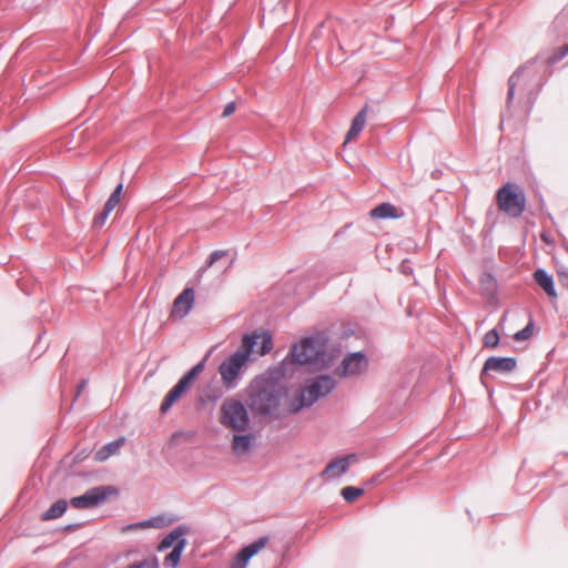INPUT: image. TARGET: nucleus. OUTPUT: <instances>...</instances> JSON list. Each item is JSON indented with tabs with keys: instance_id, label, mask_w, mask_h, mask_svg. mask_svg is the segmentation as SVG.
Listing matches in <instances>:
<instances>
[{
	"instance_id": "33",
	"label": "nucleus",
	"mask_w": 568,
	"mask_h": 568,
	"mask_svg": "<svg viewBox=\"0 0 568 568\" xmlns=\"http://www.w3.org/2000/svg\"><path fill=\"white\" fill-rule=\"evenodd\" d=\"M159 567V561H158V558L156 557H153L152 560H141V561H135L133 564H131L128 568H158Z\"/></svg>"
},
{
	"instance_id": "6",
	"label": "nucleus",
	"mask_w": 568,
	"mask_h": 568,
	"mask_svg": "<svg viewBox=\"0 0 568 568\" xmlns=\"http://www.w3.org/2000/svg\"><path fill=\"white\" fill-rule=\"evenodd\" d=\"M220 423L234 432H245L251 424L247 407L240 399L225 398L220 407Z\"/></svg>"
},
{
	"instance_id": "40",
	"label": "nucleus",
	"mask_w": 568,
	"mask_h": 568,
	"mask_svg": "<svg viewBox=\"0 0 568 568\" xmlns=\"http://www.w3.org/2000/svg\"><path fill=\"white\" fill-rule=\"evenodd\" d=\"M87 384H88L87 379H82V381L78 384V386H77V393H75L74 398H77V397L81 394V392L87 387Z\"/></svg>"
},
{
	"instance_id": "8",
	"label": "nucleus",
	"mask_w": 568,
	"mask_h": 568,
	"mask_svg": "<svg viewBox=\"0 0 568 568\" xmlns=\"http://www.w3.org/2000/svg\"><path fill=\"white\" fill-rule=\"evenodd\" d=\"M368 358L363 351L351 352L343 358L342 363L335 368V374L338 377L361 375L368 369Z\"/></svg>"
},
{
	"instance_id": "7",
	"label": "nucleus",
	"mask_w": 568,
	"mask_h": 568,
	"mask_svg": "<svg viewBox=\"0 0 568 568\" xmlns=\"http://www.w3.org/2000/svg\"><path fill=\"white\" fill-rule=\"evenodd\" d=\"M113 493H115V488L112 486H97L88 489L81 496L72 497L70 505L79 509L92 508L104 503Z\"/></svg>"
},
{
	"instance_id": "3",
	"label": "nucleus",
	"mask_w": 568,
	"mask_h": 568,
	"mask_svg": "<svg viewBox=\"0 0 568 568\" xmlns=\"http://www.w3.org/2000/svg\"><path fill=\"white\" fill-rule=\"evenodd\" d=\"M281 377L275 367L251 382L247 406L255 417L275 419L280 416L281 403L286 395L284 386L278 384Z\"/></svg>"
},
{
	"instance_id": "31",
	"label": "nucleus",
	"mask_w": 568,
	"mask_h": 568,
	"mask_svg": "<svg viewBox=\"0 0 568 568\" xmlns=\"http://www.w3.org/2000/svg\"><path fill=\"white\" fill-rule=\"evenodd\" d=\"M534 329V321L530 320L528 324L520 331L514 334V339L517 342H524L530 338Z\"/></svg>"
},
{
	"instance_id": "39",
	"label": "nucleus",
	"mask_w": 568,
	"mask_h": 568,
	"mask_svg": "<svg viewBox=\"0 0 568 568\" xmlns=\"http://www.w3.org/2000/svg\"><path fill=\"white\" fill-rule=\"evenodd\" d=\"M220 395L217 394H213V395H206L205 397H201L200 398V402L201 403H205L206 400L207 402H212V403H215L217 399H219Z\"/></svg>"
},
{
	"instance_id": "32",
	"label": "nucleus",
	"mask_w": 568,
	"mask_h": 568,
	"mask_svg": "<svg viewBox=\"0 0 568 568\" xmlns=\"http://www.w3.org/2000/svg\"><path fill=\"white\" fill-rule=\"evenodd\" d=\"M163 524H164L163 518L155 517V518L145 519V520L139 521L136 524H133V525H131V527H134V528H138V527L139 528H145V527L160 528L163 526Z\"/></svg>"
},
{
	"instance_id": "17",
	"label": "nucleus",
	"mask_w": 568,
	"mask_h": 568,
	"mask_svg": "<svg viewBox=\"0 0 568 568\" xmlns=\"http://www.w3.org/2000/svg\"><path fill=\"white\" fill-rule=\"evenodd\" d=\"M369 215L376 220L399 219L402 216L398 213V209L388 202L378 204L369 212Z\"/></svg>"
},
{
	"instance_id": "30",
	"label": "nucleus",
	"mask_w": 568,
	"mask_h": 568,
	"mask_svg": "<svg viewBox=\"0 0 568 568\" xmlns=\"http://www.w3.org/2000/svg\"><path fill=\"white\" fill-rule=\"evenodd\" d=\"M251 558L252 557L244 550V548H242L234 557L231 568H246Z\"/></svg>"
},
{
	"instance_id": "10",
	"label": "nucleus",
	"mask_w": 568,
	"mask_h": 568,
	"mask_svg": "<svg viewBox=\"0 0 568 568\" xmlns=\"http://www.w3.org/2000/svg\"><path fill=\"white\" fill-rule=\"evenodd\" d=\"M194 303V291L191 287H185L174 300L172 315L180 318L185 317Z\"/></svg>"
},
{
	"instance_id": "16",
	"label": "nucleus",
	"mask_w": 568,
	"mask_h": 568,
	"mask_svg": "<svg viewBox=\"0 0 568 568\" xmlns=\"http://www.w3.org/2000/svg\"><path fill=\"white\" fill-rule=\"evenodd\" d=\"M368 105L365 104L353 118L351 128L345 135V142H349L355 139L364 129L366 123Z\"/></svg>"
},
{
	"instance_id": "35",
	"label": "nucleus",
	"mask_w": 568,
	"mask_h": 568,
	"mask_svg": "<svg viewBox=\"0 0 568 568\" xmlns=\"http://www.w3.org/2000/svg\"><path fill=\"white\" fill-rule=\"evenodd\" d=\"M557 275L559 284L568 288V268L565 266L558 267Z\"/></svg>"
},
{
	"instance_id": "18",
	"label": "nucleus",
	"mask_w": 568,
	"mask_h": 568,
	"mask_svg": "<svg viewBox=\"0 0 568 568\" xmlns=\"http://www.w3.org/2000/svg\"><path fill=\"white\" fill-rule=\"evenodd\" d=\"M124 442V437H119L112 442H109L108 444L103 445L99 450H97L94 459L97 462H104L110 456L119 454Z\"/></svg>"
},
{
	"instance_id": "44",
	"label": "nucleus",
	"mask_w": 568,
	"mask_h": 568,
	"mask_svg": "<svg viewBox=\"0 0 568 568\" xmlns=\"http://www.w3.org/2000/svg\"><path fill=\"white\" fill-rule=\"evenodd\" d=\"M32 351H33V352H37V351H38V346H37V344L33 346V349H32Z\"/></svg>"
},
{
	"instance_id": "21",
	"label": "nucleus",
	"mask_w": 568,
	"mask_h": 568,
	"mask_svg": "<svg viewBox=\"0 0 568 568\" xmlns=\"http://www.w3.org/2000/svg\"><path fill=\"white\" fill-rule=\"evenodd\" d=\"M67 508L68 501L65 499H59L42 513L41 520L49 521L60 518L67 511Z\"/></svg>"
},
{
	"instance_id": "15",
	"label": "nucleus",
	"mask_w": 568,
	"mask_h": 568,
	"mask_svg": "<svg viewBox=\"0 0 568 568\" xmlns=\"http://www.w3.org/2000/svg\"><path fill=\"white\" fill-rule=\"evenodd\" d=\"M189 388L180 381L168 392L160 406V412L166 414Z\"/></svg>"
},
{
	"instance_id": "19",
	"label": "nucleus",
	"mask_w": 568,
	"mask_h": 568,
	"mask_svg": "<svg viewBox=\"0 0 568 568\" xmlns=\"http://www.w3.org/2000/svg\"><path fill=\"white\" fill-rule=\"evenodd\" d=\"M480 293L486 298H493L497 294V278L489 272L483 273L479 278Z\"/></svg>"
},
{
	"instance_id": "25",
	"label": "nucleus",
	"mask_w": 568,
	"mask_h": 568,
	"mask_svg": "<svg viewBox=\"0 0 568 568\" xmlns=\"http://www.w3.org/2000/svg\"><path fill=\"white\" fill-rule=\"evenodd\" d=\"M268 542V536H261L248 545L244 546V550L251 556L254 557L257 555Z\"/></svg>"
},
{
	"instance_id": "5",
	"label": "nucleus",
	"mask_w": 568,
	"mask_h": 568,
	"mask_svg": "<svg viewBox=\"0 0 568 568\" xmlns=\"http://www.w3.org/2000/svg\"><path fill=\"white\" fill-rule=\"evenodd\" d=\"M496 200L500 211L508 216L517 219L526 209V194L517 183L506 182L496 192Z\"/></svg>"
},
{
	"instance_id": "27",
	"label": "nucleus",
	"mask_w": 568,
	"mask_h": 568,
	"mask_svg": "<svg viewBox=\"0 0 568 568\" xmlns=\"http://www.w3.org/2000/svg\"><path fill=\"white\" fill-rule=\"evenodd\" d=\"M364 494V488L355 487V486H345L341 490V495L347 503L355 501L359 496Z\"/></svg>"
},
{
	"instance_id": "36",
	"label": "nucleus",
	"mask_w": 568,
	"mask_h": 568,
	"mask_svg": "<svg viewBox=\"0 0 568 568\" xmlns=\"http://www.w3.org/2000/svg\"><path fill=\"white\" fill-rule=\"evenodd\" d=\"M339 458L343 463L344 470L348 471L351 465L357 460V455L356 454H347V455L341 456Z\"/></svg>"
},
{
	"instance_id": "12",
	"label": "nucleus",
	"mask_w": 568,
	"mask_h": 568,
	"mask_svg": "<svg viewBox=\"0 0 568 568\" xmlns=\"http://www.w3.org/2000/svg\"><path fill=\"white\" fill-rule=\"evenodd\" d=\"M255 435L252 433H237L232 438V449L236 456L246 455L255 444Z\"/></svg>"
},
{
	"instance_id": "23",
	"label": "nucleus",
	"mask_w": 568,
	"mask_h": 568,
	"mask_svg": "<svg viewBox=\"0 0 568 568\" xmlns=\"http://www.w3.org/2000/svg\"><path fill=\"white\" fill-rule=\"evenodd\" d=\"M185 549V542L183 540L179 541V545H176L170 554H168L163 560V565L166 568H176L180 564L182 554Z\"/></svg>"
},
{
	"instance_id": "13",
	"label": "nucleus",
	"mask_w": 568,
	"mask_h": 568,
	"mask_svg": "<svg viewBox=\"0 0 568 568\" xmlns=\"http://www.w3.org/2000/svg\"><path fill=\"white\" fill-rule=\"evenodd\" d=\"M534 280L544 290L549 298H557L558 295L555 287L554 277L545 268H537L534 272Z\"/></svg>"
},
{
	"instance_id": "37",
	"label": "nucleus",
	"mask_w": 568,
	"mask_h": 568,
	"mask_svg": "<svg viewBox=\"0 0 568 568\" xmlns=\"http://www.w3.org/2000/svg\"><path fill=\"white\" fill-rule=\"evenodd\" d=\"M225 254H226V252L221 251V250L212 252L206 261L207 266H212L216 261H219Z\"/></svg>"
},
{
	"instance_id": "1",
	"label": "nucleus",
	"mask_w": 568,
	"mask_h": 568,
	"mask_svg": "<svg viewBox=\"0 0 568 568\" xmlns=\"http://www.w3.org/2000/svg\"><path fill=\"white\" fill-rule=\"evenodd\" d=\"M335 354L329 349V336L326 332L303 337L295 343L284 359L276 366L278 376H285L287 365H297L308 372H321L332 366Z\"/></svg>"
},
{
	"instance_id": "41",
	"label": "nucleus",
	"mask_w": 568,
	"mask_h": 568,
	"mask_svg": "<svg viewBox=\"0 0 568 568\" xmlns=\"http://www.w3.org/2000/svg\"><path fill=\"white\" fill-rule=\"evenodd\" d=\"M383 475H384V473H378V474L374 475V476L369 479V481H368L367 484H369V485H375V484H377V483L382 479V476H383Z\"/></svg>"
},
{
	"instance_id": "24",
	"label": "nucleus",
	"mask_w": 568,
	"mask_h": 568,
	"mask_svg": "<svg viewBox=\"0 0 568 568\" xmlns=\"http://www.w3.org/2000/svg\"><path fill=\"white\" fill-rule=\"evenodd\" d=\"M206 358H203L201 362L195 364L191 369H189L179 381L184 384L187 388H190L197 377L200 373L203 372L205 366Z\"/></svg>"
},
{
	"instance_id": "28",
	"label": "nucleus",
	"mask_w": 568,
	"mask_h": 568,
	"mask_svg": "<svg viewBox=\"0 0 568 568\" xmlns=\"http://www.w3.org/2000/svg\"><path fill=\"white\" fill-rule=\"evenodd\" d=\"M500 336L497 328L488 331L483 338V346L485 348H496L499 345Z\"/></svg>"
},
{
	"instance_id": "29",
	"label": "nucleus",
	"mask_w": 568,
	"mask_h": 568,
	"mask_svg": "<svg viewBox=\"0 0 568 568\" xmlns=\"http://www.w3.org/2000/svg\"><path fill=\"white\" fill-rule=\"evenodd\" d=\"M567 55H568V48H566V45L557 48L549 57H547L546 64L554 65V64L560 62Z\"/></svg>"
},
{
	"instance_id": "43",
	"label": "nucleus",
	"mask_w": 568,
	"mask_h": 568,
	"mask_svg": "<svg viewBox=\"0 0 568 568\" xmlns=\"http://www.w3.org/2000/svg\"><path fill=\"white\" fill-rule=\"evenodd\" d=\"M564 247L566 248V251L568 252V242H565L564 243Z\"/></svg>"
},
{
	"instance_id": "38",
	"label": "nucleus",
	"mask_w": 568,
	"mask_h": 568,
	"mask_svg": "<svg viewBox=\"0 0 568 568\" xmlns=\"http://www.w3.org/2000/svg\"><path fill=\"white\" fill-rule=\"evenodd\" d=\"M235 110H236V104H235V102H233V101H232V102H229V103L225 105V108H224V110H223V112H222V116H223V118H227V116H230L231 114H233V113L235 112Z\"/></svg>"
},
{
	"instance_id": "26",
	"label": "nucleus",
	"mask_w": 568,
	"mask_h": 568,
	"mask_svg": "<svg viewBox=\"0 0 568 568\" xmlns=\"http://www.w3.org/2000/svg\"><path fill=\"white\" fill-rule=\"evenodd\" d=\"M122 191L123 183L120 182L110 194L103 207L109 212H112L115 209V206L120 203Z\"/></svg>"
},
{
	"instance_id": "45",
	"label": "nucleus",
	"mask_w": 568,
	"mask_h": 568,
	"mask_svg": "<svg viewBox=\"0 0 568 568\" xmlns=\"http://www.w3.org/2000/svg\"><path fill=\"white\" fill-rule=\"evenodd\" d=\"M566 48H568V44H566Z\"/></svg>"
},
{
	"instance_id": "14",
	"label": "nucleus",
	"mask_w": 568,
	"mask_h": 568,
	"mask_svg": "<svg viewBox=\"0 0 568 568\" xmlns=\"http://www.w3.org/2000/svg\"><path fill=\"white\" fill-rule=\"evenodd\" d=\"M535 62H528L525 65L518 68L508 79V92H507V108L510 106V103L515 95L516 87L519 82V79L524 77L526 73L530 75L532 73Z\"/></svg>"
},
{
	"instance_id": "20",
	"label": "nucleus",
	"mask_w": 568,
	"mask_h": 568,
	"mask_svg": "<svg viewBox=\"0 0 568 568\" xmlns=\"http://www.w3.org/2000/svg\"><path fill=\"white\" fill-rule=\"evenodd\" d=\"M346 473L347 470H344L341 458L335 457L328 462L325 468L321 471L320 476L326 480H333L342 477Z\"/></svg>"
},
{
	"instance_id": "34",
	"label": "nucleus",
	"mask_w": 568,
	"mask_h": 568,
	"mask_svg": "<svg viewBox=\"0 0 568 568\" xmlns=\"http://www.w3.org/2000/svg\"><path fill=\"white\" fill-rule=\"evenodd\" d=\"M111 212H109L108 210H105L103 207V210L97 214L93 219V227L95 229H100L104 225L105 221L108 220V216L110 215Z\"/></svg>"
},
{
	"instance_id": "4",
	"label": "nucleus",
	"mask_w": 568,
	"mask_h": 568,
	"mask_svg": "<svg viewBox=\"0 0 568 568\" xmlns=\"http://www.w3.org/2000/svg\"><path fill=\"white\" fill-rule=\"evenodd\" d=\"M336 381L327 374L317 375L306 381L290 400L288 410L293 414L312 407L318 399L328 396L336 388Z\"/></svg>"
},
{
	"instance_id": "2",
	"label": "nucleus",
	"mask_w": 568,
	"mask_h": 568,
	"mask_svg": "<svg viewBox=\"0 0 568 568\" xmlns=\"http://www.w3.org/2000/svg\"><path fill=\"white\" fill-rule=\"evenodd\" d=\"M261 339L256 353L261 356L266 355L273 348V337L268 331H254L244 334L242 344L227 359L223 361L219 367L223 385L227 389H234L240 384V375L243 366L252 359V354Z\"/></svg>"
},
{
	"instance_id": "9",
	"label": "nucleus",
	"mask_w": 568,
	"mask_h": 568,
	"mask_svg": "<svg viewBox=\"0 0 568 568\" xmlns=\"http://www.w3.org/2000/svg\"><path fill=\"white\" fill-rule=\"evenodd\" d=\"M517 367V359L510 356H490L488 357L480 372V377L484 378L485 375L493 373L498 374H507L513 372Z\"/></svg>"
},
{
	"instance_id": "42",
	"label": "nucleus",
	"mask_w": 568,
	"mask_h": 568,
	"mask_svg": "<svg viewBox=\"0 0 568 568\" xmlns=\"http://www.w3.org/2000/svg\"><path fill=\"white\" fill-rule=\"evenodd\" d=\"M78 526H79V524H69V525L65 527V530H71V529H73V528H75V527H78Z\"/></svg>"
},
{
	"instance_id": "22",
	"label": "nucleus",
	"mask_w": 568,
	"mask_h": 568,
	"mask_svg": "<svg viewBox=\"0 0 568 568\" xmlns=\"http://www.w3.org/2000/svg\"><path fill=\"white\" fill-rule=\"evenodd\" d=\"M552 28L559 37L568 38V6L557 14Z\"/></svg>"
},
{
	"instance_id": "11",
	"label": "nucleus",
	"mask_w": 568,
	"mask_h": 568,
	"mask_svg": "<svg viewBox=\"0 0 568 568\" xmlns=\"http://www.w3.org/2000/svg\"><path fill=\"white\" fill-rule=\"evenodd\" d=\"M189 532V527L185 525L176 526L174 529H172L166 536L162 538V540L159 542L156 550L163 551L171 547H175L179 545L180 540H183L185 542V547L187 546V539L185 535Z\"/></svg>"
}]
</instances>
